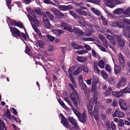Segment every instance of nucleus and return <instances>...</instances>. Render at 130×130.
<instances>
[{"label":"nucleus","mask_w":130,"mask_h":130,"mask_svg":"<svg viewBox=\"0 0 130 130\" xmlns=\"http://www.w3.org/2000/svg\"><path fill=\"white\" fill-rule=\"evenodd\" d=\"M99 37L102 41L106 39L105 37L103 35L101 34H100L99 35Z\"/></svg>","instance_id":"64"},{"label":"nucleus","mask_w":130,"mask_h":130,"mask_svg":"<svg viewBox=\"0 0 130 130\" xmlns=\"http://www.w3.org/2000/svg\"><path fill=\"white\" fill-rule=\"evenodd\" d=\"M46 15L52 21H53L54 19V17L53 15L52 14L48 11H46Z\"/></svg>","instance_id":"35"},{"label":"nucleus","mask_w":130,"mask_h":130,"mask_svg":"<svg viewBox=\"0 0 130 130\" xmlns=\"http://www.w3.org/2000/svg\"><path fill=\"white\" fill-rule=\"evenodd\" d=\"M19 37L21 39L25 40H27V37L26 36L25 34L23 32L20 33V36H19Z\"/></svg>","instance_id":"37"},{"label":"nucleus","mask_w":130,"mask_h":130,"mask_svg":"<svg viewBox=\"0 0 130 130\" xmlns=\"http://www.w3.org/2000/svg\"><path fill=\"white\" fill-rule=\"evenodd\" d=\"M105 69L109 73H111L112 70L111 66L108 64L106 65Z\"/></svg>","instance_id":"41"},{"label":"nucleus","mask_w":130,"mask_h":130,"mask_svg":"<svg viewBox=\"0 0 130 130\" xmlns=\"http://www.w3.org/2000/svg\"><path fill=\"white\" fill-rule=\"evenodd\" d=\"M114 5L115 6L116 4H121L122 2L118 0H113Z\"/></svg>","instance_id":"62"},{"label":"nucleus","mask_w":130,"mask_h":130,"mask_svg":"<svg viewBox=\"0 0 130 130\" xmlns=\"http://www.w3.org/2000/svg\"><path fill=\"white\" fill-rule=\"evenodd\" d=\"M59 9L62 11H66V6L59 5L58 6Z\"/></svg>","instance_id":"54"},{"label":"nucleus","mask_w":130,"mask_h":130,"mask_svg":"<svg viewBox=\"0 0 130 130\" xmlns=\"http://www.w3.org/2000/svg\"><path fill=\"white\" fill-rule=\"evenodd\" d=\"M105 35L107 38L110 40L113 45H115L116 42L114 38L113 37L107 34H105Z\"/></svg>","instance_id":"20"},{"label":"nucleus","mask_w":130,"mask_h":130,"mask_svg":"<svg viewBox=\"0 0 130 130\" xmlns=\"http://www.w3.org/2000/svg\"><path fill=\"white\" fill-rule=\"evenodd\" d=\"M91 91L93 93L94 102L96 104L97 98L98 95V92L96 85L92 84Z\"/></svg>","instance_id":"4"},{"label":"nucleus","mask_w":130,"mask_h":130,"mask_svg":"<svg viewBox=\"0 0 130 130\" xmlns=\"http://www.w3.org/2000/svg\"><path fill=\"white\" fill-rule=\"evenodd\" d=\"M47 37L51 42L53 41L54 39V37L50 35H47Z\"/></svg>","instance_id":"57"},{"label":"nucleus","mask_w":130,"mask_h":130,"mask_svg":"<svg viewBox=\"0 0 130 130\" xmlns=\"http://www.w3.org/2000/svg\"><path fill=\"white\" fill-rule=\"evenodd\" d=\"M105 4L106 6L111 8L115 7L113 0H106Z\"/></svg>","instance_id":"18"},{"label":"nucleus","mask_w":130,"mask_h":130,"mask_svg":"<svg viewBox=\"0 0 130 130\" xmlns=\"http://www.w3.org/2000/svg\"><path fill=\"white\" fill-rule=\"evenodd\" d=\"M107 14L108 17L111 18L115 19L116 18V17L113 14H112L111 13L107 12L106 13Z\"/></svg>","instance_id":"53"},{"label":"nucleus","mask_w":130,"mask_h":130,"mask_svg":"<svg viewBox=\"0 0 130 130\" xmlns=\"http://www.w3.org/2000/svg\"><path fill=\"white\" fill-rule=\"evenodd\" d=\"M77 60L78 61L80 62H83L86 61L87 58L83 57L78 56L77 58Z\"/></svg>","instance_id":"29"},{"label":"nucleus","mask_w":130,"mask_h":130,"mask_svg":"<svg viewBox=\"0 0 130 130\" xmlns=\"http://www.w3.org/2000/svg\"><path fill=\"white\" fill-rule=\"evenodd\" d=\"M98 46L99 48L101 50L103 51L106 52V50L105 48L103 47V46L100 45L99 44H98L97 45Z\"/></svg>","instance_id":"59"},{"label":"nucleus","mask_w":130,"mask_h":130,"mask_svg":"<svg viewBox=\"0 0 130 130\" xmlns=\"http://www.w3.org/2000/svg\"><path fill=\"white\" fill-rule=\"evenodd\" d=\"M118 58L119 64L122 66H123L125 64L124 58L121 54L118 55Z\"/></svg>","instance_id":"15"},{"label":"nucleus","mask_w":130,"mask_h":130,"mask_svg":"<svg viewBox=\"0 0 130 130\" xmlns=\"http://www.w3.org/2000/svg\"><path fill=\"white\" fill-rule=\"evenodd\" d=\"M72 45L73 47L75 49H78L82 48H83V46L78 45L74 42L72 43Z\"/></svg>","instance_id":"28"},{"label":"nucleus","mask_w":130,"mask_h":130,"mask_svg":"<svg viewBox=\"0 0 130 130\" xmlns=\"http://www.w3.org/2000/svg\"><path fill=\"white\" fill-rule=\"evenodd\" d=\"M80 86L83 87V89L85 93L87 92V91H89V90L87 89V88L86 85L84 83L82 84Z\"/></svg>","instance_id":"44"},{"label":"nucleus","mask_w":130,"mask_h":130,"mask_svg":"<svg viewBox=\"0 0 130 130\" xmlns=\"http://www.w3.org/2000/svg\"><path fill=\"white\" fill-rule=\"evenodd\" d=\"M101 74L102 76L105 79L108 78V75L106 72L104 70H102L101 72Z\"/></svg>","instance_id":"36"},{"label":"nucleus","mask_w":130,"mask_h":130,"mask_svg":"<svg viewBox=\"0 0 130 130\" xmlns=\"http://www.w3.org/2000/svg\"><path fill=\"white\" fill-rule=\"evenodd\" d=\"M69 77L72 83L73 84V85H74V87H77L76 83L74 78L73 77V76H69Z\"/></svg>","instance_id":"39"},{"label":"nucleus","mask_w":130,"mask_h":130,"mask_svg":"<svg viewBox=\"0 0 130 130\" xmlns=\"http://www.w3.org/2000/svg\"><path fill=\"white\" fill-rule=\"evenodd\" d=\"M10 23L11 25L14 26H17L22 28H24L22 24L20 22L19 23L15 21L10 20Z\"/></svg>","instance_id":"12"},{"label":"nucleus","mask_w":130,"mask_h":130,"mask_svg":"<svg viewBox=\"0 0 130 130\" xmlns=\"http://www.w3.org/2000/svg\"><path fill=\"white\" fill-rule=\"evenodd\" d=\"M56 15L58 17L62 18L64 16V14L59 10Z\"/></svg>","instance_id":"51"},{"label":"nucleus","mask_w":130,"mask_h":130,"mask_svg":"<svg viewBox=\"0 0 130 130\" xmlns=\"http://www.w3.org/2000/svg\"><path fill=\"white\" fill-rule=\"evenodd\" d=\"M74 33L77 36H80L83 34L84 32L83 31H81L76 27H74Z\"/></svg>","instance_id":"19"},{"label":"nucleus","mask_w":130,"mask_h":130,"mask_svg":"<svg viewBox=\"0 0 130 130\" xmlns=\"http://www.w3.org/2000/svg\"><path fill=\"white\" fill-rule=\"evenodd\" d=\"M5 125L3 120H0V130L5 128Z\"/></svg>","instance_id":"46"},{"label":"nucleus","mask_w":130,"mask_h":130,"mask_svg":"<svg viewBox=\"0 0 130 130\" xmlns=\"http://www.w3.org/2000/svg\"><path fill=\"white\" fill-rule=\"evenodd\" d=\"M123 93H130V86L128 85L124 89H122Z\"/></svg>","instance_id":"31"},{"label":"nucleus","mask_w":130,"mask_h":130,"mask_svg":"<svg viewBox=\"0 0 130 130\" xmlns=\"http://www.w3.org/2000/svg\"><path fill=\"white\" fill-rule=\"evenodd\" d=\"M37 43L40 47L42 48L43 47L44 45V43L43 41L41 40L38 41Z\"/></svg>","instance_id":"52"},{"label":"nucleus","mask_w":130,"mask_h":130,"mask_svg":"<svg viewBox=\"0 0 130 130\" xmlns=\"http://www.w3.org/2000/svg\"><path fill=\"white\" fill-rule=\"evenodd\" d=\"M91 10L95 14L98 15H101V13L99 11L94 8H91Z\"/></svg>","instance_id":"27"},{"label":"nucleus","mask_w":130,"mask_h":130,"mask_svg":"<svg viewBox=\"0 0 130 130\" xmlns=\"http://www.w3.org/2000/svg\"><path fill=\"white\" fill-rule=\"evenodd\" d=\"M92 84L96 85L99 82L98 77L96 76H93L92 77Z\"/></svg>","instance_id":"34"},{"label":"nucleus","mask_w":130,"mask_h":130,"mask_svg":"<svg viewBox=\"0 0 130 130\" xmlns=\"http://www.w3.org/2000/svg\"><path fill=\"white\" fill-rule=\"evenodd\" d=\"M127 83L126 79L124 77L121 78L117 83V87L119 88L121 86H124Z\"/></svg>","instance_id":"7"},{"label":"nucleus","mask_w":130,"mask_h":130,"mask_svg":"<svg viewBox=\"0 0 130 130\" xmlns=\"http://www.w3.org/2000/svg\"><path fill=\"white\" fill-rule=\"evenodd\" d=\"M88 52V51L86 50H81L80 51H77L76 53L79 54H86Z\"/></svg>","instance_id":"50"},{"label":"nucleus","mask_w":130,"mask_h":130,"mask_svg":"<svg viewBox=\"0 0 130 130\" xmlns=\"http://www.w3.org/2000/svg\"><path fill=\"white\" fill-rule=\"evenodd\" d=\"M117 39L118 44L120 46L122 47L125 45V41L122 39L121 36H118Z\"/></svg>","instance_id":"16"},{"label":"nucleus","mask_w":130,"mask_h":130,"mask_svg":"<svg viewBox=\"0 0 130 130\" xmlns=\"http://www.w3.org/2000/svg\"><path fill=\"white\" fill-rule=\"evenodd\" d=\"M26 9L27 11L31 13L32 15H34V12H33V11H31V9L29 7H27L26 8Z\"/></svg>","instance_id":"63"},{"label":"nucleus","mask_w":130,"mask_h":130,"mask_svg":"<svg viewBox=\"0 0 130 130\" xmlns=\"http://www.w3.org/2000/svg\"><path fill=\"white\" fill-rule=\"evenodd\" d=\"M98 64L100 68L103 69L104 68L105 62L103 60H100L98 62Z\"/></svg>","instance_id":"33"},{"label":"nucleus","mask_w":130,"mask_h":130,"mask_svg":"<svg viewBox=\"0 0 130 130\" xmlns=\"http://www.w3.org/2000/svg\"><path fill=\"white\" fill-rule=\"evenodd\" d=\"M27 17L29 19L31 22V24H32V22L34 21V23L37 25L39 26V22L38 20L36 18H32L30 15H28Z\"/></svg>","instance_id":"21"},{"label":"nucleus","mask_w":130,"mask_h":130,"mask_svg":"<svg viewBox=\"0 0 130 130\" xmlns=\"http://www.w3.org/2000/svg\"><path fill=\"white\" fill-rule=\"evenodd\" d=\"M74 68L73 67L71 66L69 68L68 72L69 76H73V72L74 70Z\"/></svg>","instance_id":"38"},{"label":"nucleus","mask_w":130,"mask_h":130,"mask_svg":"<svg viewBox=\"0 0 130 130\" xmlns=\"http://www.w3.org/2000/svg\"><path fill=\"white\" fill-rule=\"evenodd\" d=\"M84 67V66L83 65H82L79 66L76 70L73 73V75H76L79 73L80 72L82 71V68Z\"/></svg>","instance_id":"23"},{"label":"nucleus","mask_w":130,"mask_h":130,"mask_svg":"<svg viewBox=\"0 0 130 130\" xmlns=\"http://www.w3.org/2000/svg\"><path fill=\"white\" fill-rule=\"evenodd\" d=\"M124 116V113L120 111L119 109L116 110L113 114V116L115 117L117 116L118 117L122 118Z\"/></svg>","instance_id":"10"},{"label":"nucleus","mask_w":130,"mask_h":130,"mask_svg":"<svg viewBox=\"0 0 130 130\" xmlns=\"http://www.w3.org/2000/svg\"><path fill=\"white\" fill-rule=\"evenodd\" d=\"M9 28L12 33V35H14L15 37H16L15 35L18 36H20V31L14 27L11 28L10 27H9Z\"/></svg>","instance_id":"11"},{"label":"nucleus","mask_w":130,"mask_h":130,"mask_svg":"<svg viewBox=\"0 0 130 130\" xmlns=\"http://www.w3.org/2000/svg\"><path fill=\"white\" fill-rule=\"evenodd\" d=\"M66 102L70 105L71 109L73 110L74 113L77 116L79 120L82 122H85L86 120L87 116L86 112L84 111L83 112L81 116L80 113L75 109L71 102L67 98H64Z\"/></svg>","instance_id":"1"},{"label":"nucleus","mask_w":130,"mask_h":130,"mask_svg":"<svg viewBox=\"0 0 130 130\" xmlns=\"http://www.w3.org/2000/svg\"><path fill=\"white\" fill-rule=\"evenodd\" d=\"M69 13L75 19L77 18L78 17V15L73 11H70Z\"/></svg>","instance_id":"48"},{"label":"nucleus","mask_w":130,"mask_h":130,"mask_svg":"<svg viewBox=\"0 0 130 130\" xmlns=\"http://www.w3.org/2000/svg\"><path fill=\"white\" fill-rule=\"evenodd\" d=\"M94 102V99L92 98L90 99L87 104V108L88 111L90 114L91 116L93 115L92 113V109L93 106V102Z\"/></svg>","instance_id":"5"},{"label":"nucleus","mask_w":130,"mask_h":130,"mask_svg":"<svg viewBox=\"0 0 130 130\" xmlns=\"http://www.w3.org/2000/svg\"><path fill=\"white\" fill-rule=\"evenodd\" d=\"M69 13L75 19L77 18L78 17V15L73 11H70Z\"/></svg>","instance_id":"47"},{"label":"nucleus","mask_w":130,"mask_h":130,"mask_svg":"<svg viewBox=\"0 0 130 130\" xmlns=\"http://www.w3.org/2000/svg\"><path fill=\"white\" fill-rule=\"evenodd\" d=\"M124 93L122 90H121L119 91H113L112 94L113 95L118 98L123 96Z\"/></svg>","instance_id":"17"},{"label":"nucleus","mask_w":130,"mask_h":130,"mask_svg":"<svg viewBox=\"0 0 130 130\" xmlns=\"http://www.w3.org/2000/svg\"><path fill=\"white\" fill-rule=\"evenodd\" d=\"M123 13L126 15H128V16L130 14V7L128 8L126 10L124 11Z\"/></svg>","instance_id":"49"},{"label":"nucleus","mask_w":130,"mask_h":130,"mask_svg":"<svg viewBox=\"0 0 130 130\" xmlns=\"http://www.w3.org/2000/svg\"><path fill=\"white\" fill-rule=\"evenodd\" d=\"M45 27L50 29L51 27V24H50L49 21L47 20L44 21Z\"/></svg>","instance_id":"32"},{"label":"nucleus","mask_w":130,"mask_h":130,"mask_svg":"<svg viewBox=\"0 0 130 130\" xmlns=\"http://www.w3.org/2000/svg\"><path fill=\"white\" fill-rule=\"evenodd\" d=\"M114 71L115 74H116L120 73L121 71V69L120 67L117 64H115Z\"/></svg>","instance_id":"24"},{"label":"nucleus","mask_w":130,"mask_h":130,"mask_svg":"<svg viewBox=\"0 0 130 130\" xmlns=\"http://www.w3.org/2000/svg\"><path fill=\"white\" fill-rule=\"evenodd\" d=\"M53 32L57 36H60V34L62 33L63 31L59 29H54L53 30Z\"/></svg>","instance_id":"26"},{"label":"nucleus","mask_w":130,"mask_h":130,"mask_svg":"<svg viewBox=\"0 0 130 130\" xmlns=\"http://www.w3.org/2000/svg\"><path fill=\"white\" fill-rule=\"evenodd\" d=\"M67 29L70 32H72L73 31V29L72 28V26L68 25V26L67 27Z\"/></svg>","instance_id":"58"},{"label":"nucleus","mask_w":130,"mask_h":130,"mask_svg":"<svg viewBox=\"0 0 130 130\" xmlns=\"http://www.w3.org/2000/svg\"><path fill=\"white\" fill-rule=\"evenodd\" d=\"M35 12L38 14L40 15H42L43 14L42 12L41 11V9L39 8L36 9H35Z\"/></svg>","instance_id":"45"},{"label":"nucleus","mask_w":130,"mask_h":130,"mask_svg":"<svg viewBox=\"0 0 130 130\" xmlns=\"http://www.w3.org/2000/svg\"><path fill=\"white\" fill-rule=\"evenodd\" d=\"M68 24L65 22H63L60 24L61 26V27H64V30L67 29V27L68 26Z\"/></svg>","instance_id":"42"},{"label":"nucleus","mask_w":130,"mask_h":130,"mask_svg":"<svg viewBox=\"0 0 130 130\" xmlns=\"http://www.w3.org/2000/svg\"><path fill=\"white\" fill-rule=\"evenodd\" d=\"M119 104L121 109L124 110H126L127 106L124 100L120 99L119 101Z\"/></svg>","instance_id":"8"},{"label":"nucleus","mask_w":130,"mask_h":130,"mask_svg":"<svg viewBox=\"0 0 130 130\" xmlns=\"http://www.w3.org/2000/svg\"><path fill=\"white\" fill-rule=\"evenodd\" d=\"M58 102L60 105L64 109H69V108L67 107L63 101L61 100L58 101Z\"/></svg>","instance_id":"40"},{"label":"nucleus","mask_w":130,"mask_h":130,"mask_svg":"<svg viewBox=\"0 0 130 130\" xmlns=\"http://www.w3.org/2000/svg\"><path fill=\"white\" fill-rule=\"evenodd\" d=\"M75 12L79 14L83 15L85 16H88V14L85 11L82 9L78 8L76 10Z\"/></svg>","instance_id":"13"},{"label":"nucleus","mask_w":130,"mask_h":130,"mask_svg":"<svg viewBox=\"0 0 130 130\" xmlns=\"http://www.w3.org/2000/svg\"><path fill=\"white\" fill-rule=\"evenodd\" d=\"M112 89L110 87H108L107 90L105 92L104 94L105 96L109 95L110 94Z\"/></svg>","instance_id":"30"},{"label":"nucleus","mask_w":130,"mask_h":130,"mask_svg":"<svg viewBox=\"0 0 130 130\" xmlns=\"http://www.w3.org/2000/svg\"><path fill=\"white\" fill-rule=\"evenodd\" d=\"M25 50V52L27 53L30 56L31 53L30 52V50L28 47L27 45H26Z\"/></svg>","instance_id":"55"},{"label":"nucleus","mask_w":130,"mask_h":130,"mask_svg":"<svg viewBox=\"0 0 130 130\" xmlns=\"http://www.w3.org/2000/svg\"><path fill=\"white\" fill-rule=\"evenodd\" d=\"M51 10L53 12L55 15L59 11L57 9L54 8H52L51 9Z\"/></svg>","instance_id":"61"},{"label":"nucleus","mask_w":130,"mask_h":130,"mask_svg":"<svg viewBox=\"0 0 130 130\" xmlns=\"http://www.w3.org/2000/svg\"><path fill=\"white\" fill-rule=\"evenodd\" d=\"M79 23L81 24L83 26H87L89 27V29L87 30L86 34L85 35L86 36H89L91 35V33L93 32V28L90 25L86 22L84 20V18L78 20Z\"/></svg>","instance_id":"2"},{"label":"nucleus","mask_w":130,"mask_h":130,"mask_svg":"<svg viewBox=\"0 0 130 130\" xmlns=\"http://www.w3.org/2000/svg\"><path fill=\"white\" fill-rule=\"evenodd\" d=\"M93 115H94V118L96 120L98 119L99 117L98 115V109L97 108L94 107Z\"/></svg>","instance_id":"22"},{"label":"nucleus","mask_w":130,"mask_h":130,"mask_svg":"<svg viewBox=\"0 0 130 130\" xmlns=\"http://www.w3.org/2000/svg\"><path fill=\"white\" fill-rule=\"evenodd\" d=\"M112 105L114 107H117L118 105L117 100L116 99L113 102Z\"/></svg>","instance_id":"56"},{"label":"nucleus","mask_w":130,"mask_h":130,"mask_svg":"<svg viewBox=\"0 0 130 130\" xmlns=\"http://www.w3.org/2000/svg\"><path fill=\"white\" fill-rule=\"evenodd\" d=\"M69 121L74 128L76 129H78V126L77 124L75 119L73 117H70L69 118Z\"/></svg>","instance_id":"9"},{"label":"nucleus","mask_w":130,"mask_h":130,"mask_svg":"<svg viewBox=\"0 0 130 130\" xmlns=\"http://www.w3.org/2000/svg\"><path fill=\"white\" fill-rule=\"evenodd\" d=\"M123 10L122 8H118L113 11V13L116 14H120L123 12Z\"/></svg>","instance_id":"25"},{"label":"nucleus","mask_w":130,"mask_h":130,"mask_svg":"<svg viewBox=\"0 0 130 130\" xmlns=\"http://www.w3.org/2000/svg\"><path fill=\"white\" fill-rule=\"evenodd\" d=\"M124 124L123 121V119L120 120L119 123V127H122Z\"/></svg>","instance_id":"60"},{"label":"nucleus","mask_w":130,"mask_h":130,"mask_svg":"<svg viewBox=\"0 0 130 130\" xmlns=\"http://www.w3.org/2000/svg\"><path fill=\"white\" fill-rule=\"evenodd\" d=\"M123 34L125 36L130 37V27L127 26L125 27L123 32Z\"/></svg>","instance_id":"14"},{"label":"nucleus","mask_w":130,"mask_h":130,"mask_svg":"<svg viewBox=\"0 0 130 130\" xmlns=\"http://www.w3.org/2000/svg\"><path fill=\"white\" fill-rule=\"evenodd\" d=\"M106 127L107 128V130H111L110 122L109 121L106 122L105 123Z\"/></svg>","instance_id":"43"},{"label":"nucleus","mask_w":130,"mask_h":130,"mask_svg":"<svg viewBox=\"0 0 130 130\" xmlns=\"http://www.w3.org/2000/svg\"><path fill=\"white\" fill-rule=\"evenodd\" d=\"M60 116L61 117V123L63 125L66 127L68 128H69L70 126V124L68 123L66 119L62 114H60Z\"/></svg>","instance_id":"6"},{"label":"nucleus","mask_w":130,"mask_h":130,"mask_svg":"<svg viewBox=\"0 0 130 130\" xmlns=\"http://www.w3.org/2000/svg\"><path fill=\"white\" fill-rule=\"evenodd\" d=\"M72 92L73 93H71L70 94V97L75 107L77 109L78 104L79 103L78 95L76 91Z\"/></svg>","instance_id":"3"}]
</instances>
